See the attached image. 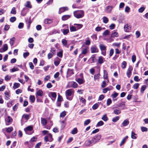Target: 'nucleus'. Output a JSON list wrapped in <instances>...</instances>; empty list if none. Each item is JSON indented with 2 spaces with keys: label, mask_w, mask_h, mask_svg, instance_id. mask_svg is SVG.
I'll return each instance as SVG.
<instances>
[{
  "label": "nucleus",
  "mask_w": 148,
  "mask_h": 148,
  "mask_svg": "<svg viewBox=\"0 0 148 148\" xmlns=\"http://www.w3.org/2000/svg\"><path fill=\"white\" fill-rule=\"evenodd\" d=\"M74 91L72 89L67 90L65 92L66 96V98L69 100H71L73 98V94L74 93Z\"/></svg>",
  "instance_id": "1"
},
{
  "label": "nucleus",
  "mask_w": 148,
  "mask_h": 148,
  "mask_svg": "<svg viewBox=\"0 0 148 148\" xmlns=\"http://www.w3.org/2000/svg\"><path fill=\"white\" fill-rule=\"evenodd\" d=\"M74 16L77 18H79L83 17L84 16V12L83 11L80 10L75 11L73 13Z\"/></svg>",
  "instance_id": "2"
},
{
  "label": "nucleus",
  "mask_w": 148,
  "mask_h": 148,
  "mask_svg": "<svg viewBox=\"0 0 148 148\" xmlns=\"http://www.w3.org/2000/svg\"><path fill=\"white\" fill-rule=\"evenodd\" d=\"M24 130L26 133L28 134H31L33 133V127L31 126H29L25 128Z\"/></svg>",
  "instance_id": "3"
},
{
  "label": "nucleus",
  "mask_w": 148,
  "mask_h": 148,
  "mask_svg": "<svg viewBox=\"0 0 148 148\" xmlns=\"http://www.w3.org/2000/svg\"><path fill=\"white\" fill-rule=\"evenodd\" d=\"M63 27L66 28V29H63L61 30V32H62L63 34L64 35L67 34L69 32L68 29V25L67 24H64L63 25Z\"/></svg>",
  "instance_id": "4"
},
{
  "label": "nucleus",
  "mask_w": 148,
  "mask_h": 148,
  "mask_svg": "<svg viewBox=\"0 0 148 148\" xmlns=\"http://www.w3.org/2000/svg\"><path fill=\"white\" fill-rule=\"evenodd\" d=\"M101 136L100 134L97 135L93 137L92 140V143L94 144L95 143L98 142L101 138Z\"/></svg>",
  "instance_id": "5"
},
{
  "label": "nucleus",
  "mask_w": 148,
  "mask_h": 148,
  "mask_svg": "<svg viewBox=\"0 0 148 148\" xmlns=\"http://www.w3.org/2000/svg\"><path fill=\"white\" fill-rule=\"evenodd\" d=\"M69 84L71 85V87L74 88H76L78 86V84L76 82L72 81L68 82V85L67 86V88L70 87Z\"/></svg>",
  "instance_id": "6"
},
{
  "label": "nucleus",
  "mask_w": 148,
  "mask_h": 148,
  "mask_svg": "<svg viewBox=\"0 0 148 148\" xmlns=\"http://www.w3.org/2000/svg\"><path fill=\"white\" fill-rule=\"evenodd\" d=\"M90 50L91 52L92 53H97L99 51V50L96 45H93L91 46Z\"/></svg>",
  "instance_id": "7"
},
{
  "label": "nucleus",
  "mask_w": 148,
  "mask_h": 148,
  "mask_svg": "<svg viewBox=\"0 0 148 148\" xmlns=\"http://www.w3.org/2000/svg\"><path fill=\"white\" fill-rule=\"evenodd\" d=\"M133 68L132 66H130L126 73V74L127 77L130 78L132 75V70Z\"/></svg>",
  "instance_id": "8"
},
{
  "label": "nucleus",
  "mask_w": 148,
  "mask_h": 148,
  "mask_svg": "<svg viewBox=\"0 0 148 148\" xmlns=\"http://www.w3.org/2000/svg\"><path fill=\"white\" fill-rule=\"evenodd\" d=\"M5 121L6 125H8L12 121V119L11 117L8 116L5 119Z\"/></svg>",
  "instance_id": "9"
},
{
  "label": "nucleus",
  "mask_w": 148,
  "mask_h": 148,
  "mask_svg": "<svg viewBox=\"0 0 148 148\" xmlns=\"http://www.w3.org/2000/svg\"><path fill=\"white\" fill-rule=\"evenodd\" d=\"M68 10V8L67 7H63L59 9V14H60L65 11Z\"/></svg>",
  "instance_id": "10"
},
{
  "label": "nucleus",
  "mask_w": 148,
  "mask_h": 148,
  "mask_svg": "<svg viewBox=\"0 0 148 148\" xmlns=\"http://www.w3.org/2000/svg\"><path fill=\"white\" fill-rule=\"evenodd\" d=\"M131 27L129 24H127L125 25L124 27V30L126 32H129V31L131 29Z\"/></svg>",
  "instance_id": "11"
},
{
  "label": "nucleus",
  "mask_w": 148,
  "mask_h": 148,
  "mask_svg": "<svg viewBox=\"0 0 148 148\" xmlns=\"http://www.w3.org/2000/svg\"><path fill=\"white\" fill-rule=\"evenodd\" d=\"M112 89L113 87L112 86H110L109 87H107L103 89V92L104 93H106V92L108 91H110L111 90H112Z\"/></svg>",
  "instance_id": "12"
},
{
  "label": "nucleus",
  "mask_w": 148,
  "mask_h": 148,
  "mask_svg": "<svg viewBox=\"0 0 148 148\" xmlns=\"http://www.w3.org/2000/svg\"><path fill=\"white\" fill-rule=\"evenodd\" d=\"M43 95V92L41 89H39L36 92V97L37 96H42Z\"/></svg>",
  "instance_id": "13"
},
{
  "label": "nucleus",
  "mask_w": 148,
  "mask_h": 148,
  "mask_svg": "<svg viewBox=\"0 0 148 148\" xmlns=\"http://www.w3.org/2000/svg\"><path fill=\"white\" fill-rule=\"evenodd\" d=\"M121 112V110L119 108L114 109L113 112V113L117 115H119Z\"/></svg>",
  "instance_id": "14"
},
{
  "label": "nucleus",
  "mask_w": 148,
  "mask_h": 148,
  "mask_svg": "<svg viewBox=\"0 0 148 148\" xmlns=\"http://www.w3.org/2000/svg\"><path fill=\"white\" fill-rule=\"evenodd\" d=\"M89 49V48L88 47H86L85 48L83 49L82 52V53L84 55L86 54L88 51Z\"/></svg>",
  "instance_id": "15"
},
{
  "label": "nucleus",
  "mask_w": 148,
  "mask_h": 148,
  "mask_svg": "<svg viewBox=\"0 0 148 148\" xmlns=\"http://www.w3.org/2000/svg\"><path fill=\"white\" fill-rule=\"evenodd\" d=\"M79 99L80 101L82 103L85 105L86 103V99L82 97L79 96Z\"/></svg>",
  "instance_id": "16"
},
{
  "label": "nucleus",
  "mask_w": 148,
  "mask_h": 148,
  "mask_svg": "<svg viewBox=\"0 0 148 148\" xmlns=\"http://www.w3.org/2000/svg\"><path fill=\"white\" fill-rule=\"evenodd\" d=\"M61 60L58 57L56 59V60L54 61V64L56 66H58Z\"/></svg>",
  "instance_id": "17"
},
{
  "label": "nucleus",
  "mask_w": 148,
  "mask_h": 148,
  "mask_svg": "<svg viewBox=\"0 0 148 148\" xmlns=\"http://www.w3.org/2000/svg\"><path fill=\"white\" fill-rule=\"evenodd\" d=\"M74 25L75 26L77 30L79 29H80L83 27L82 25L81 24H74Z\"/></svg>",
  "instance_id": "18"
},
{
  "label": "nucleus",
  "mask_w": 148,
  "mask_h": 148,
  "mask_svg": "<svg viewBox=\"0 0 148 148\" xmlns=\"http://www.w3.org/2000/svg\"><path fill=\"white\" fill-rule=\"evenodd\" d=\"M41 123L43 125H46L47 123V121L45 118H41Z\"/></svg>",
  "instance_id": "19"
},
{
  "label": "nucleus",
  "mask_w": 148,
  "mask_h": 148,
  "mask_svg": "<svg viewBox=\"0 0 148 148\" xmlns=\"http://www.w3.org/2000/svg\"><path fill=\"white\" fill-rule=\"evenodd\" d=\"M71 17V16L70 15H64L62 16V20L64 21L67 20L68 18H70Z\"/></svg>",
  "instance_id": "20"
},
{
  "label": "nucleus",
  "mask_w": 148,
  "mask_h": 148,
  "mask_svg": "<svg viewBox=\"0 0 148 148\" xmlns=\"http://www.w3.org/2000/svg\"><path fill=\"white\" fill-rule=\"evenodd\" d=\"M4 94L5 95V99L8 100L9 99V97L10 96L9 95V93L8 92L5 91V92Z\"/></svg>",
  "instance_id": "21"
},
{
  "label": "nucleus",
  "mask_w": 148,
  "mask_h": 148,
  "mask_svg": "<svg viewBox=\"0 0 148 148\" xmlns=\"http://www.w3.org/2000/svg\"><path fill=\"white\" fill-rule=\"evenodd\" d=\"M73 74V70L71 69H68L67 72V76L70 77Z\"/></svg>",
  "instance_id": "22"
},
{
  "label": "nucleus",
  "mask_w": 148,
  "mask_h": 148,
  "mask_svg": "<svg viewBox=\"0 0 148 148\" xmlns=\"http://www.w3.org/2000/svg\"><path fill=\"white\" fill-rule=\"evenodd\" d=\"M103 78L104 79H107L108 77V74L106 70H104L103 71Z\"/></svg>",
  "instance_id": "23"
},
{
  "label": "nucleus",
  "mask_w": 148,
  "mask_h": 148,
  "mask_svg": "<svg viewBox=\"0 0 148 148\" xmlns=\"http://www.w3.org/2000/svg\"><path fill=\"white\" fill-rule=\"evenodd\" d=\"M15 37H12L10 39V43L11 46H12L15 42Z\"/></svg>",
  "instance_id": "24"
},
{
  "label": "nucleus",
  "mask_w": 148,
  "mask_h": 148,
  "mask_svg": "<svg viewBox=\"0 0 148 148\" xmlns=\"http://www.w3.org/2000/svg\"><path fill=\"white\" fill-rule=\"evenodd\" d=\"M129 123V121L127 119L124 120L122 123V125L123 126H126Z\"/></svg>",
  "instance_id": "25"
},
{
  "label": "nucleus",
  "mask_w": 148,
  "mask_h": 148,
  "mask_svg": "<svg viewBox=\"0 0 148 148\" xmlns=\"http://www.w3.org/2000/svg\"><path fill=\"white\" fill-rule=\"evenodd\" d=\"M99 47L101 51L106 50V47L103 44H100L99 45Z\"/></svg>",
  "instance_id": "26"
},
{
  "label": "nucleus",
  "mask_w": 148,
  "mask_h": 148,
  "mask_svg": "<svg viewBox=\"0 0 148 148\" xmlns=\"http://www.w3.org/2000/svg\"><path fill=\"white\" fill-rule=\"evenodd\" d=\"M128 138V136H127L125 138L123 139L122 140V141H121L120 144V146H121L122 145H123V144H124L126 140Z\"/></svg>",
  "instance_id": "27"
},
{
  "label": "nucleus",
  "mask_w": 148,
  "mask_h": 148,
  "mask_svg": "<svg viewBox=\"0 0 148 148\" xmlns=\"http://www.w3.org/2000/svg\"><path fill=\"white\" fill-rule=\"evenodd\" d=\"M85 44L86 45H89L90 43V41L89 38H87L85 39Z\"/></svg>",
  "instance_id": "28"
},
{
  "label": "nucleus",
  "mask_w": 148,
  "mask_h": 148,
  "mask_svg": "<svg viewBox=\"0 0 148 148\" xmlns=\"http://www.w3.org/2000/svg\"><path fill=\"white\" fill-rule=\"evenodd\" d=\"M112 8L111 6H108L106 7V12L107 13H110L112 10Z\"/></svg>",
  "instance_id": "29"
},
{
  "label": "nucleus",
  "mask_w": 148,
  "mask_h": 148,
  "mask_svg": "<svg viewBox=\"0 0 148 148\" xmlns=\"http://www.w3.org/2000/svg\"><path fill=\"white\" fill-rule=\"evenodd\" d=\"M52 22V21L51 20L48 18L45 19L44 21V23L46 24H49Z\"/></svg>",
  "instance_id": "30"
},
{
  "label": "nucleus",
  "mask_w": 148,
  "mask_h": 148,
  "mask_svg": "<svg viewBox=\"0 0 148 148\" xmlns=\"http://www.w3.org/2000/svg\"><path fill=\"white\" fill-rule=\"evenodd\" d=\"M146 87H147V86L145 85H143L142 86V87L141 88V90H140V92L142 94L143 93V92H144V91L146 89Z\"/></svg>",
  "instance_id": "31"
},
{
  "label": "nucleus",
  "mask_w": 148,
  "mask_h": 148,
  "mask_svg": "<svg viewBox=\"0 0 148 148\" xmlns=\"http://www.w3.org/2000/svg\"><path fill=\"white\" fill-rule=\"evenodd\" d=\"M25 6L27 8H32V6L31 5L30 2L29 1H27L26 3L25 4Z\"/></svg>",
  "instance_id": "32"
},
{
  "label": "nucleus",
  "mask_w": 148,
  "mask_h": 148,
  "mask_svg": "<svg viewBox=\"0 0 148 148\" xmlns=\"http://www.w3.org/2000/svg\"><path fill=\"white\" fill-rule=\"evenodd\" d=\"M118 34L116 32H113L111 34V36L112 37H117L118 36Z\"/></svg>",
  "instance_id": "33"
},
{
  "label": "nucleus",
  "mask_w": 148,
  "mask_h": 148,
  "mask_svg": "<svg viewBox=\"0 0 148 148\" xmlns=\"http://www.w3.org/2000/svg\"><path fill=\"white\" fill-rule=\"evenodd\" d=\"M101 119L105 121H107L108 119V118L106 114L103 115L101 118Z\"/></svg>",
  "instance_id": "34"
},
{
  "label": "nucleus",
  "mask_w": 148,
  "mask_h": 148,
  "mask_svg": "<svg viewBox=\"0 0 148 148\" xmlns=\"http://www.w3.org/2000/svg\"><path fill=\"white\" fill-rule=\"evenodd\" d=\"M6 131L7 132L10 133L13 130V128L12 127H10L7 128H5Z\"/></svg>",
  "instance_id": "35"
},
{
  "label": "nucleus",
  "mask_w": 148,
  "mask_h": 148,
  "mask_svg": "<svg viewBox=\"0 0 148 148\" xmlns=\"http://www.w3.org/2000/svg\"><path fill=\"white\" fill-rule=\"evenodd\" d=\"M70 29L71 32H74L77 31L75 26H70Z\"/></svg>",
  "instance_id": "36"
},
{
  "label": "nucleus",
  "mask_w": 148,
  "mask_h": 148,
  "mask_svg": "<svg viewBox=\"0 0 148 148\" xmlns=\"http://www.w3.org/2000/svg\"><path fill=\"white\" fill-rule=\"evenodd\" d=\"M98 62L100 64H101L103 63V58L101 56H100L98 58Z\"/></svg>",
  "instance_id": "37"
},
{
  "label": "nucleus",
  "mask_w": 148,
  "mask_h": 148,
  "mask_svg": "<svg viewBox=\"0 0 148 148\" xmlns=\"http://www.w3.org/2000/svg\"><path fill=\"white\" fill-rule=\"evenodd\" d=\"M126 62L125 61H123L121 63V68L123 69H125L126 68Z\"/></svg>",
  "instance_id": "38"
},
{
  "label": "nucleus",
  "mask_w": 148,
  "mask_h": 148,
  "mask_svg": "<svg viewBox=\"0 0 148 148\" xmlns=\"http://www.w3.org/2000/svg\"><path fill=\"white\" fill-rule=\"evenodd\" d=\"M119 119V116H116L114 117L112 120V121L113 122H116Z\"/></svg>",
  "instance_id": "39"
},
{
  "label": "nucleus",
  "mask_w": 148,
  "mask_h": 148,
  "mask_svg": "<svg viewBox=\"0 0 148 148\" xmlns=\"http://www.w3.org/2000/svg\"><path fill=\"white\" fill-rule=\"evenodd\" d=\"M51 94L52 97L54 99H52V100H54L56 97V93L55 92H51Z\"/></svg>",
  "instance_id": "40"
},
{
  "label": "nucleus",
  "mask_w": 148,
  "mask_h": 148,
  "mask_svg": "<svg viewBox=\"0 0 148 148\" xmlns=\"http://www.w3.org/2000/svg\"><path fill=\"white\" fill-rule=\"evenodd\" d=\"M104 124L103 122L100 121L97 124L96 127H99L103 125Z\"/></svg>",
  "instance_id": "41"
},
{
  "label": "nucleus",
  "mask_w": 148,
  "mask_h": 148,
  "mask_svg": "<svg viewBox=\"0 0 148 148\" xmlns=\"http://www.w3.org/2000/svg\"><path fill=\"white\" fill-rule=\"evenodd\" d=\"M99 105L98 103H96L92 106V108L93 110H95L97 109L99 107Z\"/></svg>",
  "instance_id": "42"
},
{
  "label": "nucleus",
  "mask_w": 148,
  "mask_h": 148,
  "mask_svg": "<svg viewBox=\"0 0 148 148\" xmlns=\"http://www.w3.org/2000/svg\"><path fill=\"white\" fill-rule=\"evenodd\" d=\"M77 132V130L76 128H75L72 130L71 132V133L73 134H76Z\"/></svg>",
  "instance_id": "43"
},
{
  "label": "nucleus",
  "mask_w": 148,
  "mask_h": 148,
  "mask_svg": "<svg viewBox=\"0 0 148 148\" xmlns=\"http://www.w3.org/2000/svg\"><path fill=\"white\" fill-rule=\"evenodd\" d=\"M121 44V43L120 42H119V43H114L112 44V46L113 47H120Z\"/></svg>",
  "instance_id": "44"
},
{
  "label": "nucleus",
  "mask_w": 148,
  "mask_h": 148,
  "mask_svg": "<svg viewBox=\"0 0 148 148\" xmlns=\"http://www.w3.org/2000/svg\"><path fill=\"white\" fill-rule=\"evenodd\" d=\"M29 99L32 103H33L35 100V97L34 96H30L29 97Z\"/></svg>",
  "instance_id": "45"
},
{
  "label": "nucleus",
  "mask_w": 148,
  "mask_h": 148,
  "mask_svg": "<svg viewBox=\"0 0 148 148\" xmlns=\"http://www.w3.org/2000/svg\"><path fill=\"white\" fill-rule=\"evenodd\" d=\"M136 135L134 132H132L131 134V138L133 139L136 138Z\"/></svg>",
  "instance_id": "46"
},
{
  "label": "nucleus",
  "mask_w": 148,
  "mask_h": 148,
  "mask_svg": "<svg viewBox=\"0 0 148 148\" xmlns=\"http://www.w3.org/2000/svg\"><path fill=\"white\" fill-rule=\"evenodd\" d=\"M76 81L80 84H82L84 82L83 80L81 78H78L77 80H76Z\"/></svg>",
  "instance_id": "47"
},
{
  "label": "nucleus",
  "mask_w": 148,
  "mask_h": 148,
  "mask_svg": "<svg viewBox=\"0 0 148 148\" xmlns=\"http://www.w3.org/2000/svg\"><path fill=\"white\" fill-rule=\"evenodd\" d=\"M100 75L99 74H98L94 75V80H99V78Z\"/></svg>",
  "instance_id": "48"
},
{
  "label": "nucleus",
  "mask_w": 148,
  "mask_h": 148,
  "mask_svg": "<svg viewBox=\"0 0 148 148\" xmlns=\"http://www.w3.org/2000/svg\"><path fill=\"white\" fill-rule=\"evenodd\" d=\"M108 18L106 16H104L103 18V22L105 23H108Z\"/></svg>",
  "instance_id": "49"
},
{
  "label": "nucleus",
  "mask_w": 148,
  "mask_h": 148,
  "mask_svg": "<svg viewBox=\"0 0 148 148\" xmlns=\"http://www.w3.org/2000/svg\"><path fill=\"white\" fill-rule=\"evenodd\" d=\"M47 136L48 137L49 140H50V142L52 140V135L51 134H48Z\"/></svg>",
  "instance_id": "50"
},
{
  "label": "nucleus",
  "mask_w": 148,
  "mask_h": 148,
  "mask_svg": "<svg viewBox=\"0 0 148 148\" xmlns=\"http://www.w3.org/2000/svg\"><path fill=\"white\" fill-rule=\"evenodd\" d=\"M20 84L18 83H15L14 84L13 88L16 89L18 88L20 86Z\"/></svg>",
  "instance_id": "51"
},
{
  "label": "nucleus",
  "mask_w": 148,
  "mask_h": 148,
  "mask_svg": "<svg viewBox=\"0 0 148 148\" xmlns=\"http://www.w3.org/2000/svg\"><path fill=\"white\" fill-rule=\"evenodd\" d=\"M145 9L144 7H142L138 9V12L140 13H142L145 10Z\"/></svg>",
  "instance_id": "52"
},
{
  "label": "nucleus",
  "mask_w": 148,
  "mask_h": 148,
  "mask_svg": "<svg viewBox=\"0 0 148 148\" xmlns=\"http://www.w3.org/2000/svg\"><path fill=\"white\" fill-rule=\"evenodd\" d=\"M109 31L108 30H106L103 32V36H106L109 34Z\"/></svg>",
  "instance_id": "53"
},
{
  "label": "nucleus",
  "mask_w": 148,
  "mask_h": 148,
  "mask_svg": "<svg viewBox=\"0 0 148 148\" xmlns=\"http://www.w3.org/2000/svg\"><path fill=\"white\" fill-rule=\"evenodd\" d=\"M118 95V93L114 92V93L111 95V97L113 98H116Z\"/></svg>",
  "instance_id": "54"
},
{
  "label": "nucleus",
  "mask_w": 148,
  "mask_h": 148,
  "mask_svg": "<svg viewBox=\"0 0 148 148\" xmlns=\"http://www.w3.org/2000/svg\"><path fill=\"white\" fill-rule=\"evenodd\" d=\"M90 122V120L89 119H88L86 120L84 122V125H88Z\"/></svg>",
  "instance_id": "55"
},
{
  "label": "nucleus",
  "mask_w": 148,
  "mask_h": 148,
  "mask_svg": "<svg viewBox=\"0 0 148 148\" xmlns=\"http://www.w3.org/2000/svg\"><path fill=\"white\" fill-rule=\"evenodd\" d=\"M8 49V46L7 44H5L3 45V51H6Z\"/></svg>",
  "instance_id": "56"
},
{
  "label": "nucleus",
  "mask_w": 148,
  "mask_h": 148,
  "mask_svg": "<svg viewBox=\"0 0 148 148\" xmlns=\"http://www.w3.org/2000/svg\"><path fill=\"white\" fill-rule=\"evenodd\" d=\"M24 118L26 120H27L29 118V116L28 114H24L22 116V118Z\"/></svg>",
  "instance_id": "57"
},
{
  "label": "nucleus",
  "mask_w": 148,
  "mask_h": 148,
  "mask_svg": "<svg viewBox=\"0 0 148 148\" xmlns=\"http://www.w3.org/2000/svg\"><path fill=\"white\" fill-rule=\"evenodd\" d=\"M91 143V141L90 140H87L85 142L86 145L88 146Z\"/></svg>",
  "instance_id": "58"
},
{
  "label": "nucleus",
  "mask_w": 148,
  "mask_h": 148,
  "mask_svg": "<svg viewBox=\"0 0 148 148\" xmlns=\"http://www.w3.org/2000/svg\"><path fill=\"white\" fill-rule=\"evenodd\" d=\"M112 100L110 99H108L107 101V105L109 106L112 103Z\"/></svg>",
  "instance_id": "59"
},
{
  "label": "nucleus",
  "mask_w": 148,
  "mask_h": 148,
  "mask_svg": "<svg viewBox=\"0 0 148 148\" xmlns=\"http://www.w3.org/2000/svg\"><path fill=\"white\" fill-rule=\"evenodd\" d=\"M62 44L64 46H66V45L67 44V41L65 39H63L62 40Z\"/></svg>",
  "instance_id": "60"
},
{
  "label": "nucleus",
  "mask_w": 148,
  "mask_h": 148,
  "mask_svg": "<svg viewBox=\"0 0 148 148\" xmlns=\"http://www.w3.org/2000/svg\"><path fill=\"white\" fill-rule=\"evenodd\" d=\"M139 84L138 83H136L134 84L133 88L134 89H138L139 87Z\"/></svg>",
  "instance_id": "61"
},
{
  "label": "nucleus",
  "mask_w": 148,
  "mask_h": 148,
  "mask_svg": "<svg viewBox=\"0 0 148 148\" xmlns=\"http://www.w3.org/2000/svg\"><path fill=\"white\" fill-rule=\"evenodd\" d=\"M141 131L142 132H147V128L146 127H141Z\"/></svg>",
  "instance_id": "62"
},
{
  "label": "nucleus",
  "mask_w": 148,
  "mask_h": 148,
  "mask_svg": "<svg viewBox=\"0 0 148 148\" xmlns=\"http://www.w3.org/2000/svg\"><path fill=\"white\" fill-rule=\"evenodd\" d=\"M125 12L128 13L130 12V8L128 6H127L125 7Z\"/></svg>",
  "instance_id": "63"
},
{
  "label": "nucleus",
  "mask_w": 148,
  "mask_h": 148,
  "mask_svg": "<svg viewBox=\"0 0 148 148\" xmlns=\"http://www.w3.org/2000/svg\"><path fill=\"white\" fill-rule=\"evenodd\" d=\"M19 105V104L18 103H17L13 107V109L15 111L17 110L18 106Z\"/></svg>",
  "instance_id": "64"
}]
</instances>
